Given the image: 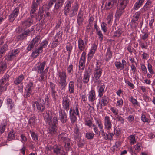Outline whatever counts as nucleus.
Returning a JSON list of instances; mask_svg holds the SVG:
<instances>
[{"mask_svg":"<svg viewBox=\"0 0 155 155\" xmlns=\"http://www.w3.org/2000/svg\"><path fill=\"white\" fill-rule=\"evenodd\" d=\"M57 76L59 81V83L61 86L62 89L64 88L67 84L66 72L64 71H59L58 72Z\"/></svg>","mask_w":155,"mask_h":155,"instance_id":"nucleus-1","label":"nucleus"},{"mask_svg":"<svg viewBox=\"0 0 155 155\" xmlns=\"http://www.w3.org/2000/svg\"><path fill=\"white\" fill-rule=\"evenodd\" d=\"M40 102L35 101L32 102V107L34 110L37 109L39 112H42L45 110V106L44 101L43 99H41Z\"/></svg>","mask_w":155,"mask_h":155,"instance_id":"nucleus-2","label":"nucleus"},{"mask_svg":"<svg viewBox=\"0 0 155 155\" xmlns=\"http://www.w3.org/2000/svg\"><path fill=\"white\" fill-rule=\"evenodd\" d=\"M58 120V118L57 117H54L51 120L50 124H48L50 126L49 132L51 134H55L57 133L56 127Z\"/></svg>","mask_w":155,"mask_h":155,"instance_id":"nucleus-3","label":"nucleus"},{"mask_svg":"<svg viewBox=\"0 0 155 155\" xmlns=\"http://www.w3.org/2000/svg\"><path fill=\"white\" fill-rule=\"evenodd\" d=\"M94 119L95 120L96 124H93L94 129V132L96 134H100V132L97 129V127L96 125H97L98 127L100 129V131L101 132L103 136H105V133L104 131L103 130V127L101 121L100 120H98L96 118H94Z\"/></svg>","mask_w":155,"mask_h":155,"instance_id":"nucleus-4","label":"nucleus"},{"mask_svg":"<svg viewBox=\"0 0 155 155\" xmlns=\"http://www.w3.org/2000/svg\"><path fill=\"white\" fill-rule=\"evenodd\" d=\"M99 63L97 62L96 68L94 71V81L96 83L99 81V79L102 72V70L101 68L98 66Z\"/></svg>","mask_w":155,"mask_h":155,"instance_id":"nucleus-5","label":"nucleus"},{"mask_svg":"<svg viewBox=\"0 0 155 155\" xmlns=\"http://www.w3.org/2000/svg\"><path fill=\"white\" fill-rule=\"evenodd\" d=\"M39 37H35L28 44L27 48V50L29 51L33 48L36 47L39 44Z\"/></svg>","mask_w":155,"mask_h":155,"instance_id":"nucleus-6","label":"nucleus"},{"mask_svg":"<svg viewBox=\"0 0 155 155\" xmlns=\"http://www.w3.org/2000/svg\"><path fill=\"white\" fill-rule=\"evenodd\" d=\"M62 105L63 108L68 111L69 109L70 105V99L67 95L66 94L62 98Z\"/></svg>","mask_w":155,"mask_h":155,"instance_id":"nucleus-7","label":"nucleus"},{"mask_svg":"<svg viewBox=\"0 0 155 155\" xmlns=\"http://www.w3.org/2000/svg\"><path fill=\"white\" fill-rule=\"evenodd\" d=\"M86 53L83 51L81 54L79 62V69L83 70L84 68L85 62Z\"/></svg>","mask_w":155,"mask_h":155,"instance_id":"nucleus-8","label":"nucleus"},{"mask_svg":"<svg viewBox=\"0 0 155 155\" xmlns=\"http://www.w3.org/2000/svg\"><path fill=\"white\" fill-rule=\"evenodd\" d=\"M73 2V0H68L66 2L65 6L64 9V14L66 16H67L68 13L69 12L70 8L71 6V5Z\"/></svg>","mask_w":155,"mask_h":155,"instance_id":"nucleus-9","label":"nucleus"},{"mask_svg":"<svg viewBox=\"0 0 155 155\" xmlns=\"http://www.w3.org/2000/svg\"><path fill=\"white\" fill-rule=\"evenodd\" d=\"M19 8H16L12 12V13L9 16V20L10 22H12L15 18L17 17L19 13Z\"/></svg>","mask_w":155,"mask_h":155,"instance_id":"nucleus-10","label":"nucleus"},{"mask_svg":"<svg viewBox=\"0 0 155 155\" xmlns=\"http://www.w3.org/2000/svg\"><path fill=\"white\" fill-rule=\"evenodd\" d=\"M19 8H16L12 12V13L9 16V20L10 22H12L15 18L17 17L19 13Z\"/></svg>","mask_w":155,"mask_h":155,"instance_id":"nucleus-11","label":"nucleus"},{"mask_svg":"<svg viewBox=\"0 0 155 155\" xmlns=\"http://www.w3.org/2000/svg\"><path fill=\"white\" fill-rule=\"evenodd\" d=\"M59 118L62 123H65L67 120V114L64 110H61L59 111Z\"/></svg>","mask_w":155,"mask_h":155,"instance_id":"nucleus-12","label":"nucleus"},{"mask_svg":"<svg viewBox=\"0 0 155 155\" xmlns=\"http://www.w3.org/2000/svg\"><path fill=\"white\" fill-rule=\"evenodd\" d=\"M91 74V72L90 70L88 69L85 71L82 79L83 82L84 83L86 84L88 82Z\"/></svg>","mask_w":155,"mask_h":155,"instance_id":"nucleus-13","label":"nucleus"},{"mask_svg":"<svg viewBox=\"0 0 155 155\" xmlns=\"http://www.w3.org/2000/svg\"><path fill=\"white\" fill-rule=\"evenodd\" d=\"M88 41L86 40L85 41V44L84 43V41L81 38H79L78 41V47L79 50L81 51H83L85 49V44H86L87 43Z\"/></svg>","mask_w":155,"mask_h":155,"instance_id":"nucleus-14","label":"nucleus"},{"mask_svg":"<svg viewBox=\"0 0 155 155\" xmlns=\"http://www.w3.org/2000/svg\"><path fill=\"white\" fill-rule=\"evenodd\" d=\"M88 100L91 102H93L96 99V96L95 91L94 90L90 91L88 95Z\"/></svg>","mask_w":155,"mask_h":155,"instance_id":"nucleus-15","label":"nucleus"},{"mask_svg":"<svg viewBox=\"0 0 155 155\" xmlns=\"http://www.w3.org/2000/svg\"><path fill=\"white\" fill-rule=\"evenodd\" d=\"M97 46L95 44H93L91 48V50L88 55V58L91 59L93 57L97 49Z\"/></svg>","mask_w":155,"mask_h":155,"instance_id":"nucleus-16","label":"nucleus"},{"mask_svg":"<svg viewBox=\"0 0 155 155\" xmlns=\"http://www.w3.org/2000/svg\"><path fill=\"white\" fill-rule=\"evenodd\" d=\"M78 9V4L77 3H76L74 5L72 6V8L70 11L69 14L70 17H72L75 16L77 14Z\"/></svg>","mask_w":155,"mask_h":155,"instance_id":"nucleus-17","label":"nucleus"},{"mask_svg":"<svg viewBox=\"0 0 155 155\" xmlns=\"http://www.w3.org/2000/svg\"><path fill=\"white\" fill-rule=\"evenodd\" d=\"M64 143L65 144L64 147L66 151H68L71 149V142L69 138H64L63 139Z\"/></svg>","mask_w":155,"mask_h":155,"instance_id":"nucleus-18","label":"nucleus"},{"mask_svg":"<svg viewBox=\"0 0 155 155\" xmlns=\"http://www.w3.org/2000/svg\"><path fill=\"white\" fill-rule=\"evenodd\" d=\"M77 22L78 25L80 26L82 25L83 21V13L81 10L80 9L77 17Z\"/></svg>","mask_w":155,"mask_h":155,"instance_id":"nucleus-19","label":"nucleus"},{"mask_svg":"<svg viewBox=\"0 0 155 155\" xmlns=\"http://www.w3.org/2000/svg\"><path fill=\"white\" fill-rule=\"evenodd\" d=\"M128 2V0H120L117 5V8L124 9L125 8Z\"/></svg>","mask_w":155,"mask_h":155,"instance_id":"nucleus-20","label":"nucleus"},{"mask_svg":"<svg viewBox=\"0 0 155 155\" xmlns=\"http://www.w3.org/2000/svg\"><path fill=\"white\" fill-rule=\"evenodd\" d=\"M46 63L45 61H43L42 63L39 62L36 68L39 73L43 72V71Z\"/></svg>","mask_w":155,"mask_h":155,"instance_id":"nucleus-21","label":"nucleus"},{"mask_svg":"<svg viewBox=\"0 0 155 155\" xmlns=\"http://www.w3.org/2000/svg\"><path fill=\"white\" fill-rule=\"evenodd\" d=\"M19 52V51L18 49L12 50L11 51V54L8 56V60L9 61H11L16 57Z\"/></svg>","mask_w":155,"mask_h":155,"instance_id":"nucleus-22","label":"nucleus"},{"mask_svg":"<svg viewBox=\"0 0 155 155\" xmlns=\"http://www.w3.org/2000/svg\"><path fill=\"white\" fill-rule=\"evenodd\" d=\"M55 2L54 11L57 10L61 7L63 5L64 0H52Z\"/></svg>","mask_w":155,"mask_h":155,"instance_id":"nucleus-23","label":"nucleus"},{"mask_svg":"<svg viewBox=\"0 0 155 155\" xmlns=\"http://www.w3.org/2000/svg\"><path fill=\"white\" fill-rule=\"evenodd\" d=\"M33 22V20L30 18L25 20L22 22V25L23 27L27 28L29 27Z\"/></svg>","mask_w":155,"mask_h":155,"instance_id":"nucleus-24","label":"nucleus"},{"mask_svg":"<svg viewBox=\"0 0 155 155\" xmlns=\"http://www.w3.org/2000/svg\"><path fill=\"white\" fill-rule=\"evenodd\" d=\"M52 118L51 112L50 111H48L46 112V115H45V119L46 120V122L48 124H50L51 122Z\"/></svg>","mask_w":155,"mask_h":155,"instance_id":"nucleus-25","label":"nucleus"},{"mask_svg":"<svg viewBox=\"0 0 155 155\" xmlns=\"http://www.w3.org/2000/svg\"><path fill=\"white\" fill-rule=\"evenodd\" d=\"M145 0H137L135 4L134 8L135 10L138 9L143 4Z\"/></svg>","mask_w":155,"mask_h":155,"instance_id":"nucleus-26","label":"nucleus"},{"mask_svg":"<svg viewBox=\"0 0 155 155\" xmlns=\"http://www.w3.org/2000/svg\"><path fill=\"white\" fill-rule=\"evenodd\" d=\"M8 47L7 44H5L1 48L0 50V58L5 54L6 51L8 49Z\"/></svg>","mask_w":155,"mask_h":155,"instance_id":"nucleus-27","label":"nucleus"},{"mask_svg":"<svg viewBox=\"0 0 155 155\" xmlns=\"http://www.w3.org/2000/svg\"><path fill=\"white\" fill-rule=\"evenodd\" d=\"M5 82L2 80H0V95L2 91H4L6 90V85L5 84Z\"/></svg>","mask_w":155,"mask_h":155,"instance_id":"nucleus-28","label":"nucleus"},{"mask_svg":"<svg viewBox=\"0 0 155 155\" xmlns=\"http://www.w3.org/2000/svg\"><path fill=\"white\" fill-rule=\"evenodd\" d=\"M24 79V76L23 75H20L17 77L14 81L15 85H18L21 83L22 81Z\"/></svg>","mask_w":155,"mask_h":155,"instance_id":"nucleus-29","label":"nucleus"},{"mask_svg":"<svg viewBox=\"0 0 155 155\" xmlns=\"http://www.w3.org/2000/svg\"><path fill=\"white\" fill-rule=\"evenodd\" d=\"M74 86V82L73 81H71L69 82L68 85V90L70 94H71L74 93L75 91Z\"/></svg>","mask_w":155,"mask_h":155,"instance_id":"nucleus-30","label":"nucleus"},{"mask_svg":"<svg viewBox=\"0 0 155 155\" xmlns=\"http://www.w3.org/2000/svg\"><path fill=\"white\" fill-rule=\"evenodd\" d=\"M40 75L38 81L39 82H41L46 80L47 79V74L46 73L42 72L39 73Z\"/></svg>","mask_w":155,"mask_h":155,"instance_id":"nucleus-31","label":"nucleus"},{"mask_svg":"<svg viewBox=\"0 0 155 155\" xmlns=\"http://www.w3.org/2000/svg\"><path fill=\"white\" fill-rule=\"evenodd\" d=\"M72 109H71L69 111L70 118L71 123H74L76 121L77 118L74 113H72Z\"/></svg>","mask_w":155,"mask_h":155,"instance_id":"nucleus-32","label":"nucleus"},{"mask_svg":"<svg viewBox=\"0 0 155 155\" xmlns=\"http://www.w3.org/2000/svg\"><path fill=\"white\" fill-rule=\"evenodd\" d=\"M7 64L5 61H1L0 62V73L3 72L7 68Z\"/></svg>","mask_w":155,"mask_h":155,"instance_id":"nucleus-33","label":"nucleus"},{"mask_svg":"<svg viewBox=\"0 0 155 155\" xmlns=\"http://www.w3.org/2000/svg\"><path fill=\"white\" fill-rule=\"evenodd\" d=\"M48 44V42L46 40L44 41L41 43L40 46L38 48L41 50V53L42 52L43 49L47 47Z\"/></svg>","mask_w":155,"mask_h":155,"instance_id":"nucleus-34","label":"nucleus"},{"mask_svg":"<svg viewBox=\"0 0 155 155\" xmlns=\"http://www.w3.org/2000/svg\"><path fill=\"white\" fill-rule=\"evenodd\" d=\"M43 0H33L31 7L33 8H37L38 5L42 2Z\"/></svg>","mask_w":155,"mask_h":155,"instance_id":"nucleus-35","label":"nucleus"},{"mask_svg":"<svg viewBox=\"0 0 155 155\" xmlns=\"http://www.w3.org/2000/svg\"><path fill=\"white\" fill-rule=\"evenodd\" d=\"M41 52V50H39V49L38 48V49H35L34 51H33L31 54L32 57L33 58H35L37 57L40 54Z\"/></svg>","mask_w":155,"mask_h":155,"instance_id":"nucleus-36","label":"nucleus"},{"mask_svg":"<svg viewBox=\"0 0 155 155\" xmlns=\"http://www.w3.org/2000/svg\"><path fill=\"white\" fill-rule=\"evenodd\" d=\"M140 14V12H136L133 17V18L131 21V23L133 24L137 21Z\"/></svg>","mask_w":155,"mask_h":155,"instance_id":"nucleus-37","label":"nucleus"},{"mask_svg":"<svg viewBox=\"0 0 155 155\" xmlns=\"http://www.w3.org/2000/svg\"><path fill=\"white\" fill-rule=\"evenodd\" d=\"M13 130L11 131L8 134V136L7 137V140L8 141H10L14 140L15 138V135L13 133Z\"/></svg>","mask_w":155,"mask_h":155,"instance_id":"nucleus-38","label":"nucleus"},{"mask_svg":"<svg viewBox=\"0 0 155 155\" xmlns=\"http://www.w3.org/2000/svg\"><path fill=\"white\" fill-rule=\"evenodd\" d=\"M36 117L34 115L32 116L29 119L28 124L31 126H34L35 124Z\"/></svg>","mask_w":155,"mask_h":155,"instance_id":"nucleus-39","label":"nucleus"},{"mask_svg":"<svg viewBox=\"0 0 155 155\" xmlns=\"http://www.w3.org/2000/svg\"><path fill=\"white\" fill-rule=\"evenodd\" d=\"M43 15V12L41 10H39L38 14L36 15L35 18L37 21H40L42 18Z\"/></svg>","mask_w":155,"mask_h":155,"instance_id":"nucleus-40","label":"nucleus"},{"mask_svg":"<svg viewBox=\"0 0 155 155\" xmlns=\"http://www.w3.org/2000/svg\"><path fill=\"white\" fill-rule=\"evenodd\" d=\"M7 104L8 107L10 109H12L14 106V104L12 102V100L10 98H8L7 101Z\"/></svg>","mask_w":155,"mask_h":155,"instance_id":"nucleus-41","label":"nucleus"},{"mask_svg":"<svg viewBox=\"0 0 155 155\" xmlns=\"http://www.w3.org/2000/svg\"><path fill=\"white\" fill-rule=\"evenodd\" d=\"M94 26L95 28L96 29L97 35H98L99 38L100 40V41L102 40L103 38V36L102 34L101 31H100V30H99L98 28L96 25H95Z\"/></svg>","mask_w":155,"mask_h":155,"instance_id":"nucleus-42","label":"nucleus"},{"mask_svg":"<svg viewBox=\"0 0 155 155\" xmlns=\"http://www.w3.org/2000/svg\"><path fill=\"white\" fill-rule=\"evenodd\" d=\"M33 89V83L32 82L29 83L27 85L26 91H30L32 92V89Z\"/></svg>","mask_w":155,"mask_h":155,"instance_id":"nucleus-43","label":"nucleus"},{"mask_svg":"<svg viewBox=\"0 0 155 155\" xmlns=\"http://www.w3.org/2000/svg\"><path fill=\"white\" fill-rule=\"evenodd\" d=\"M115 64L117 69L121 70L124 68L123 64H122L119 61H117L115 62Z\"/></svg>","mask_w":155,"mask_h":155,"instance_id":"nucleus-44","label":"nucleus"},{"mask_svg":"<svg viewBox=\"0 0 155 155\" xmlns=\"http://www.w3.org/2000/svg\"><path fill=\"white\" fill-rule=\"evenodd\" d=\"M62 147L61 146H56L54 149V152L57 154H59L61 153Z\"/></svg>","mask_w":155,"mask_h":155,"instance_id":"nucleus-45","label":"nucleus"},{"mask_svg":"<svg viewBox=\"0 0 155 155\" xmlns=\"http://www.w3.org/2000/svg\"><path fill=\"white\" fill-rule=\"evenodd\" d=\"M147 68L149 72L151 74H155V72L152 65L149 63L147 64Z\"/></svg>","mask_w":155,"mask_h":155,"instance_id":"nucleus-46","label":"nucleus"},{"mask_svg":"<svg viewBox=\"0 0 155 155\" xmlns=\"http://www.w3.org/2000/svg\"><path fill=\"white\" fill-rule=\"evenodd\" d=\"M105 87V86L104 85H102L100 87L98 91L99 96L100 97L102 96Z\"/></svg>","mask_w":155,"mask_h":155,"instance_id":"nucleus-47","label":"nucleus"},{"mask_svg":"<svg viewBox=\"0 0 155 155\" xmlns=\"http://www.w3.org/2000/svg\"><path fill=\"white\" fill-rule=\"evenodd\" d=\"M37 8H33L32 7L31 8V9L30 12V16L32 18H34L35 17L36 14L35 12Z\"/></svg>","mask_w":155,"mask_h":155,"instance_id":"nucleus-48","label":"nucleus"},{"mask_svg":"<svg viewBox=\"0 0 155 155\" xmlns=\"http://www.w3.org/2000/svg\"><path fill=\"white\" fill-rule=\"evenodd\" d=\"M62 35V33L60 31H59L57 33L55 36L54 39L58 40V41H61L62 39L61 37Z\"/></svg>","mask_w":155,"mask_h":155,"instance_id":"nucleus-49","label":"nucleus"},{"mask_svg":"<svg viewBox=\"0 0 155 155\" xmlns=\"http://www.w3.org/2000/svg\"><path fill=\"white\" fill-rule=\"evenodd\" d=\"M32 31V30H29V29L25 31L21 35V37H23V38H25L27 36L28 34L30 33Z\"/></svg>","mask_w":155,"mask_h":155,"instance_id":"nucleus-50","label":"nucleus"},{"mask_svg":"<svg viewBox=\"0 0 155 155\" xmlns=\"http://www.w3.org/2000/svg\"><path fill=\"white\" fill-rule=\"evenodd\" d=\"M59 41H58V40L54 39V41L51 45V47L52 48H54L56 47L57 46L59 45Z\"/></svg>","mask_w":155,"mask_h":155,"instance_id":"nucleus-51","label":"nucleus"},{"mask_svg":"<svg viewBox=\"0 0 155 155\" xmlns=\"http://www.w3.org/2000/svg\"><path fill=\"white\" fill-rule=\"evenodd\" d=\"M107 97L104 95L101 99V107H104L106 105L107 103Z\"/></svg>","mask_w":155,"mask_h":155,"instance_id":"nucleus-52","label":"nucleus"},{"mask_svg":"<svg viewBox=\"0 0 155 155\" xmlns=\"http://www.w3.org/2000/svg\"><path fill=\"white\" fill-rule=\"evenodd\" d=\"M123 10L117 8V10L116 12L115 15V16L116 17L119 18L120 17L123 12Z\"/></svg>","mask_w":155,"mask_h":155,"instance_id":"nucleus-53","label":"nucleus"},{"mask_svg":"<svg viewBox=\"0 0 155 155\" xmlns=\"http://www.w3.org/2000/svg\"><path fill=\"white\" fill-rule=\"evenodd\" d=\"M53 98L54 101H56L58 98V96L55 91H51Z\"/></svg>","mask_w":155,"mask_h":155,"instance_id":"nucleus-54","label":"nucleus"},{"mask_svg":"<svg viewBox=\"0 0 155 155\" xmlns=\"http://www.w3.org/2000/svg\"><path fill=\"white\" fill-rule=\"evenodd\" d=\"M94 134L88 132L86 134V137L88 139H92L93 138Z\"/></svg>","mask_w":155,"mask_h":155,"instance_id":"nucleus-55","label":"nucleus"},{"mask_svg":"<svg viewBox=\"0 0 155 155\" xmlns=\"http://www.w3.org/2000/svg\"><path fill=\"white\" fill-rule=\"evenodd\" d=\"M141 120L144 122L149 123L150 121V120L146 117L144 114H142L141 116Z\"/></svg>","mask_w":155,"mask_h":155,"instance_id":"nucleus-56","label":"nucleus"},{"mask_svg":"<svg viewBox=\"0 0 155 155\" xmlns=\"http://www.w3.org/2000/svg\"><path fill=\"white\" fill-rule=\"evenodd\" d=\"M130 143L131 144H133L136 143V141L135 137L133 135H130L129 137Z\"/></svg>","mask_w":155,"mask_h":155,"instance_id":"nucleus-57","label":"nucleus"},{"mask_svg":"<svg viewBox=\"0 0 155 155\" xmlns=\"http://www.w3.org/2000/svg\"><path fill=\"white\" fill-rule=\"evenodd\" d=\"M67 50L69 52V54L70 55L71 51L72 49V45L69 43L66 46Z\"/></svg>","mask_w":155,"mask_h":155,"instance_id":"nucleus-58","label":"nucleus"},{"mask_svg":"<svg viewBox=\"0 0 155 155\" xmlns=\"http://www.w3.org/2000/svg\"><path fill=\"white\" fill-rule=\"evenodd\" d=\"M123 101L122 99H120L117 101L116 104L117 107H121L123 105Z\"/></svg>","mask_w":155,"mask_h":155,"instance_id":"nucleus-59","label":"nucleus"},{"mask_svg":"<svg viewBox=\"0 0 155 155\" xmlns=\"http://www.w3.org/2000/svg\"><path fill=\"white\" fill-rule=\"evenodd\" d=\"M31 136L33 139L35 141H37L38 140V137L37 135L35 134L34 132L30 131Z\"/></svg>","mask_w":155,"mask_h":155,"instance_id":"nucleus-60","label":"nucleus"},{"mask_svg":"<svg viewBox=\"0 0 155 155\" xmlns=\"http://www.w3.org/2000/svg\"><path fill=\"white\" fill-rule=\"evenodd\" d=\"M67 72L69 73L72 74L73 71V66L72 64L70 65L67 68Z\"/></svg>","mask_w":155,"mask_h":155,"instance_id":"nucleus-61","label":"nucleus"},{"mask_svg":"<svg viewBox=\"0 0 155 155\" xmlns=\"http://www.w3.org/2000/svg\"><path fill=\"white\" fill-rule=\"evenodd\" d=\"M110 110L113 112L114 114L116 116V117L118 116V114L119 110L118 109L112 107L111 108Z\"/></svg>","mask_w":155,"mask_h":155,"instance_id":"nucleus-62","label":"nucleus"},{"mask_svg":"<svg viewBox=\"0 0 155 155\" xmlns=\"http://www.w3.org/2000/svg\"><path fill=\"white\" fill-rule=\"evenodd\" d=\"M141 68L143 73L146 74L147 73V71L146 67L144 64L141 65Z\"/></svg>","mask_w":155,"mask_h":155,"instance_id":"nucleus-63","label":"nucleus"},{"mask_svg":"<svg viewBox=\"0 0 155 155\" xmlns=\"http://www.w3.org/2000/svg\"><path fill=\"white\" fill-rule=\"evenodd\" d=\"M151 2L149 0L144 5V6L147 9L151 7Z\"/></svg>","mask_w":155,"mask_h":155,"instance_id":"nucleus-64","label":"nucleus"}]
</instances>
